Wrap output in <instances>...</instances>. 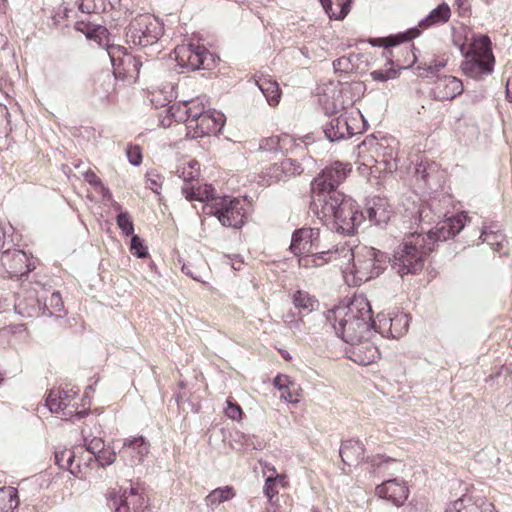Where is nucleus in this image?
Returning <instances> with one entry per match:
<instances>
[{
  "label": "nucleus",
  "instance_id": "obj_1",
  "mask_svg": "<svg viewBox=\"0 0 512 512\" xmlns=\"http://www.w3.org/2000/svg\"><path fill=\"white\" fill-rule=\"evenodd\" d=\"M326 317L337 336L347 344L357 343L373 334L371 306L363 295L354 296L348 304L329 310Z\"/></svg>",
  "mask_w": 512,
  "mask_h": 512
},
{
  "label": "nucleus",
  "instance_id": "obj_2",
  "mask_svg": "<svg viewBox=\"0 0 512 512\" xmlns=\"http://www.w3.org/2000/svg\"><path fill=\"white\" fill-rule=\"evenodd\" d=\"M311 209L330 230L342 235H353L365 221L360 206L343 193H334L328 200L311 202Z\"/></svg>",
  "mask_w": 512,
  "mask_h": 512
},
{
  "label": "nucleus",
  "instance_id": "obj_3",
  "mask_svg": "<svg viewBox=\"0 0 512 512\" xmlns=\"http://www.w3.org/2000/svg\"><path fill=\"white\" fill-rule=\"evenodd\" d=\"M339 265L349 285L358 286L369 281L383 271L388 257L384 252L373 247L358 246L352 249L341 245Z\"/></svg>",
  "mask_w": 512,
  "mask_h": 512
},
{
  "label": "nucleus",
  "instance_id": "obj_4",
  "mask_svg": "<svg viewBox=\"0 0 512 512\" xmlns=\"http://www.w3.org/2000/svg\"><path fill=\"white\" fill-rule=\"evenodd\" d=\"M460 51L465 58L461 70L466 76L482 80L492 74L495 57L487 35L473 34L466 44L461 45Z\"/></svg>",
  "mask_w": 512,
  "mask_h": 512
},
{
  "label": "nucleus",
  "instance_id": "obj_5",
  "mask_svg": "<svg viewBox=\"0 0 512 512\" xmlns=\"http://www.w3.org/2000/svg\"><path fill=\"white\" fill-rule=\"evenodd\" d=\"M432 250L422 233L406 236L394 251L391 265L401 276L416 274L424 267L425 257Z\"/></svg>",
  "mask_w": 512,
  "mask_h": 512
},
{
  "label": "nucleus",
  "instance_id": "obj_6",
  "mask_svg": "<svg viewBox=\"0 0 512 512\" xmlns=\"http://www.w3.org/2000/svg\"><path fill=\"white\" fill-rule=\"evenodd\" d=\"M164 34L163 23L153 14L143 13L134 16L126 27V43L136 47L156 44Z\"/></svg>",
  "mask_w": 512,
  "mask_h": 512
},
{
  "label": "nucleus",
  "instance_id": "obj_7",
  "mask_svg": "<svg viewBox=\"0 0 512 512\" xmlns=\"http://www.w3.org/2000/svg\"><path fill=\"white\" fill-rule=\"evenodd\" d=\"M350 171V165L340 161H335L323 169L311 183L312 202H317V199L328 200L334 193H341L337 187Z\"/></svg>",
  "mask_w": 512,
  "mask_h": 512
},
{
  "label": "nucleus",
  "instance_id": "obj_8",
  "mask_svg": "<svg viewBox=\"0 0 512 512\" xmlns=\"http://www.w3.org/2000/svg\"><path fill=\"white\" fill-rule=\"evenodd\" d=\"M203 211L215 216L225 227L240 228L244 224V201L237 198L218 197L212 203H206Z\"/></svg>",
  "mask_w": 512,
  "mask_h": 512
},
{
  "label": "nucleus",
  "instance_id": "obj_9",
  "mask_svg": "<svg viewBox=\"0 0 512 512\" xmlns=\"http://www.w3.org/2000/svg\"><path fill=\"white\" fill-rule=\"evenodd\" d=\"M199 112L195 117L190 118L187 136L193 139L218 134L224 124L225 116L215 109L206 110L202 100L198 104Z\"/></svg>",
  "mask_w": 512,
  "mask_h": 512
},
{
  "label": "nucleus",
  "instance_id": "obj_10",
  "mask_svg": "<svg viewBox=\"0 0 512 512\" xmlns=\"http://www.w3.org/2000/svg\"><path fill=\"white\" fill-rule=\"evenodd\" d=\"M174 55L178 66L186 71L211 69L214 64L213 55L199 44L178 45L174 49Z\"/></svg>",
  "mask_w": 512,
  "mask_h": 512
},
{
  "label": "nucleus",
  "instance_id": "obj_11",
  "mask_svg": "<svg viewBox=\"0 0 512 512\" xmlns=\"http://www.w3.org/2000/svg\"><path fill=\"white\" fill-rule=\"evenodd\" d=\"M46 405L52 413H62L63 419L75 422L88 414L87 409L78 410L77 392L70 390H51Z\"/></svg>",
  "mask_w": 512,
  "mask_h": 512
},
{
  "label": "nucleus",
  "instance_id": "obj_12",
  "mask_svg": "<svg viewBox=\"0 0 512 512\" xmlns=\"http://www.w3.org/2000/svg\"><path fill=\"white\" fill-rule=\"evenodd\" d=\"M35 269L27 254L22 250L6 249L0 251V276L13 278L24 276Z\"/></svg>",
  "mask_w": 512,
  "mask_h": 512
},
{
  "label": "nucleus",
  "instance_id": "obj_13",
  "mask_svg": "<svg viewBox=\"0 0 512 512\" xmlns=\"http://www.w3.org/2000/svg\"><path fill=\"white\" fill-rule=\"evenodd\" d=\"M409 327V317L402 311H392L377 315V321H374V329L382 336L391 338H400L406 334Z\"/></svg>",
  "mask_w": 512,
  "mask_h": 512
},
{
  "label": "nucleus",
  "instance_id": "obj_14",
  "mask_svg": "<svg viewBox=\"0 0 512 512\" xmlns=\"http://www.w3.org/2000/svg\"><path fill=\"white\" fill-rule=\"evenodd\" d=\"M360 115L357 111V117L348 115L347 113L333 118L325 126L324 133L330 141H338L350 138L351 136L361 133Z\"/></svg>",
  "mask_w": 512,
  "mask_h": 512
},
{
  "label": "nucleus",
  "instance_id": "obj_15",
  "mask_svg": "<svg viewBox=\"0 0 512 512\" xmlns=\"http://www.w3.org/2000/svg\"><path fill=\"white\" fill-rule=\"evenodd\" d=\"M467 216L465 214H458L449 218L439 220L434 229H429L427 232V243L431 246L432 243L437 241H446L447 239L457 235L465 225Z\"/></svg>",
  "mask_w": 512,
  "mask_h": 512
},
{
  "label": "nucleus",
  "instance_id": "obj_16",
  "mask_svg": "<svg viewBox=\"0 0 512 512\" xmlns=\"http://www.w3.org/2000/svg\"><path fill=\"white\" fill-rule=\"evenodd\" d=\"M112 506L115 512H134L141 511L146 505V499L138 488L130 485L129 487H121L118 494L111 498Z\"/></svg>",
  "mask_w": 512,
  "mask_h": 512
},
{
  "label": "nucleus",
  "instance_id": "obj_17",
  "mask_svg": "<svg viewBox=\"0 0 512 512\" xmlns=\"http://www.w3.org/2000/svg\"><path fill=\"white\" fill-rule=\"evenodd\" d=\"M107 53L114 67V73L133 76L138 74L140 62L128 54L126 48L120 45H109Z\"/></svg>",
  "mask_w": 512,
  "mask_h": 512
},
{
  "label": "nucleus",
  "instance_id": "obj_18",
  "mask_svg": "<svg viewBox=\"0 0 512 512\" xmlns=\"http://www.w3.org/2000/svg\"><path fill=\"white\" fill-rule=\"evenodd\" d=\"M150 444L143 436L126 438L119 450L120 457L129 465L141 464L149 454Z\"/></svg>",
  "mask_w": 512,
  "mask_h": 512
},
{
  "label": "nucleus",
  "instance_id": "obj_19",
  "mask_svg": "<svg viewBox=\"0 0 512 512\" xmlns=\"http://www.w3.org/2000/svg\"><path fill=\"white\" fill-rule=\"evenodd\" d=\"M319 236L318 228L304 227L295 230L290 244L291 252L296 256L311 253L313 249L318 248Z\"/></svg>",
  "mask_w": 512,
  "mask_h": 512
},
{
  "label": "nucleus",
  "instance_id": "obj_20",
  "mask_svg": "<svg viewBox=\"0 0 512 512\" xmlns=\"http://www.w3.org/2000/svg\"><path fill=\"white\" fill-rule=\"evenodd\" d=\"M446 512H497L492 502L481 495L465 494L455 500Z\"/></svg>",
  "mask_w": 512,
  "mask_h": 512
},
{
  "label": "nucleus",
  "instance_id": "obj_21",
  "mask_svg": "<svg viewBox=\"0 0 512 512\" xmlns=\"http://www.w3.org/2000/svg\"><path fill=\"white\" fill-rule=\"evenodd\" d=\"M371 337L361 339L357 343L348 344L346 354L349 359L359 365H369L376 361L379 357L378 348L370 341Z\"/></svg>",
  "mask_w": 512,
  "mask_h": 512
},
{
  "label": "nucleus",
  "instance_id": "obj_22",
  "mask_svg": "<svg viewBox=\"0 0 512 512\" xmlns=\"http://www.w3.org/2000/svg\"><path fill=\"white\" fill-rule=\"evenodd\" d=\"M379 498L391 501L395 506H401L409 495L408 487L404 481L390 479L378 485L375 489Z\"/></svg>",
  "mask_w": 512,
  "mask_h": 512
},
{
  "label": "nucleus",
  "instance_id": "obj_23",
  "mask_svg": "<svg viewBox=\"0 0 512 512\" xmlns=\"http://www.w3.org/2000/svg\"><path fill=\"white\" fill-rule=\"evenodd\" d=\"M463 92L462 81L454 76L438 77L432 88L436 100H452Z\"/></svg>",
  "mask_w": 512,
  "mask_h": 512
},
{
  "label": "nucleus",
  "instance_id": "obj_24",
  "mask_svg": "<svg viewBox=\"0 0 512 512\" xmlns=\"http://www.w3.org/2000/svg\"><path fill=\"white\" fill-rule=\"evenodd\" d=\"M328 262H340V253L338 247L334 250H327L318 253H305L299 256L298 265L301 268H314L320 267Z\"/></svg>",
  "mask_w": 512,
  "mask_h": 512
},
{
  "label": "nucleus",
  "instance_id": "obj_25",
  "mask_svg": "<svg viewBox=\"0 0 512 512\" xmlns=\"http://www.w3.org/2000/svg\"><path fill=\"white\" fill-rule=\"evenodd\" d=\"M339 453L344 464L355 466L363 460L365 448L361 441L350 439L341 445Z\"/></svg>",
  "mask_w": 512,
  "mask_h": 512
},
{
  "label": "nucleus",
  "instance_id": "obj_26",
  "mask_svg": "<svg viewBox=\"0 0 512 512\" xmlns=\"http://www.w3.org/2000/svg\"><path fill=\"white\" fill-rule=\"evenodd\" d=\"M199 102L200 99H195L189 102L174 104L167 109V113L174 121L185 122L186 129H188L190 118L195 117L199 112Z\"/></svg>",
  "mask_w": 512,
  "mask_h": 512
},
{
  "label": "nucleus",
  "instance_id": "obj_27",
  "mask_svg": "<svg viewBox=\"0 0 512 512\" xmlns=\"http://www.w3.org/2000/svg\"><path fill=\"white\" fill-rule=\"evenodd\" d=\"M181 192L188 201L212 203L213 200L218 198L214 196L215 189L210 184L198 185L197 187L192 184H184Z\"/></svg>",
  "mask_w": 512,
  "mask_h": 512
},
{
  "label": "nucleus",
  "instance_id": "obj_28",
  "mask_svg": "<svg viewBox=\"0 0 512 512\" xmlns=\"http://www.w3.org/2000/svg\"><path fill=\"white\" fill-rule=\"evenodd\" d=\"M256 85L265 96L270 106H276L280 102L281 90L278 83L270 76H259L256 79Z\"/></svg>",
  "mask_w": 512,
  "mask_h": 512
},
{
  "label": "nucleus",
  "instance_id": "obj_29",
  "mask_svg": "<svg viewBox=\"0 0 512 512\" xmlns=\"http://www.w3.org/2000/svg\"><path fill=\"white\" fill-rule=\"evenodd\" d=\"M451 17V9L445 2L433 9L424 19L419 22V26L423 29L434 25L444 24Z\"/></svg>",
  "mask_w": 512,
  "mask_h": 512
},
{
  "label": "nucleus",
  "instance_id": "obj_30",
  "mask_svg": "<svg viewBox=\"0 0 512 512\" xmlns=\"http://www.w3.org/2000/svg\"><path fill=\"white\" fill-rule=\"evenodd\" d=\"M391 211L387 207L385 200L378 198L367 209L369 221L375 225L386 224L390 219Z\"/></svg>",
  "mask_w": 512,
  "mask_h": 512
},
{
  "label": "nucleus",
  "instance_id": "obj_31",
  "mask_svg": "<svg viewBox=\"0 0 512 512\" xmlns=\"http://www.w3.org/2000/svg\"><path fill=\"white\" fill-rule=\"evenodd\" d=\"M176 174L184 180L185 184H190L189 182L200 175V164L194 159L182 158L177 164Z\"/></svg>",
  "mask_w": 512,
  "mask_h": 512
},
{
  "label": "nucleus",
  "instance_id": "obj_32",
  "mask_svg": "<svg viewBox=\"0 0 512 512\" xmlns=\"http://www.w3.org/2000/svg\"><path fill=\"white\" fill-rule=\"evenodd\" d=\"M329 18L343 19L350 11L352 0H320Z\"/></svg>",
  "mask_w": 512,
  "mask_h": 512
},
{
  "label": "nucleus",
  "instance_id": "obj_33",
  "mask_svg": "<svg viewBox=\"0 0 512 512\" xmlns=\"http://www.w3.org/2000/svg\"><path fill=\"white\" fill-rule=\"evenodd\" d=\"M236 493L232 486L218 487L212 490L205 498L207 507L214 508L221 503L231 500L235 497Z\"/></svg>",
  "mask_w": 512,
  "mask_h": 512
},
{
  "label": "nucleus",
  "instance_id": "obj_34",
  "mask_svg": "<svg viewBox=\"0 0 512 512\" xmlns=\"http://www.w3.org/2000/svg\"><path fill=\"white\" fill-rule=\"evenodd\" d=\"M293 304L298 309L299 314L307 315L318 305L317 300L310 296L308 292L299 290L293 295Z\"/></svg>",
  "mask_w": 512,
  "mask_h": 512
},
{
  "label": "nucleus",
  "instance_id": "obj_35",
  "mask_svg": "<svg viewBox=\"0 0 512 512\" xmlns=\"http://www.w3.org/2000/svg\"><path fill=\"white\" fill-rule=\"evenodd\" d=\"M17 489L11 486L0 488V512H13L19 504Z\"/></svg>",
  "mask_w": 512,
  "mask_h": 512
},
{
  "label": "nucleus",
  "instance_id": "obj_36",
  "mask_svg": "<svg viewBox=\"0 0 512 512\" xmlns=\"http://www.w3.org/2000/svg\"><path fill=\"white\" fill-rule=\"evenodd\" d=\"M75 453L71 449L57 450L55 452V462L62 468L70 471L74 476L80 473L79 465L74 466Z\"/></svg>",
  "mask_w": 512,
  "mask_h": 512
},
{
  "label": "nucleus",
  "instance_id": "obj_37",
  "mask_svg": "<svg viewBox=\"0 0 512 512\" xmlns=\"http://www.w3.org/2000/svg\"><path fill=\"white\" fill-rule=\"evenodd\" d=\"M480 239L483 243H487L491 248L497 252H502L506 244V238L500 231L488 230L484 228L482 230Z\"/></svg>",
  "mask_w": 512,
  "mask_h": 512
},
{
  "label": "nucleus",
  "instance_id": "obj_38",
  "mask_svg": "<svg viewBox=\"0 0 512 512\" xmlns=\"http://www.w3.org/2000/svg\"><path fill=\"white\" fill-rule=\"evenodd\" d=\"M261 178L266 185H270L274 182L284 179L283 170L280 168V163H274L266 167L261 173Z\"/></svg>",
  "mask_w": 512,
  "mask_h": 512
},
{
  "label": "nucleus",
  "instance_id": "obj_39",
  "mask_svg": "<svg viewBox=\"0 0 512 512\" xmlns=\"http://www.w3.org/2000/svg\"><path fill=\"white\" fill-rule=\"evenodd\" d=\"M280 163V168L283 170L285 177L300 175L303 172L301 164L291 158H285Z\"/></svg>",
  "mask_w": 512,
  "mask_h": 512
},
{
  "label": "nucleus",
  "instance_id": "obj_40",
  "mask_svg": "<svg viewBox=\"0 0 512 512\" xmlns=\"http://www.w3.org/2000/svg\"><path fill=\"white\" fill-rule=\"evenodd\" d=\"M163 182H164V177L162 175H160L158 172H156L155 170H151L146 173L145 186H146V188L150 189L154 193L160 194Z\"/></svg>",
  "mask_w": 512,
  "mask_h": 512
},
{
  "label": "nucleus",
  "instance_id": "obj_41",
  "mask_svg": "<svg viewBox=\"0 0 512 512\" xmlns=\"http://www.w3.org/2000/svg\"><path fill=\"white\" fill-rule=\"evenodd\" d=\"M418 35H419V31L416 29H413V30H409L403 34H398L395 36L387 37V38L383 39L382 41H383V45L387 48V47L396 46L402 42L411 40L412 38H414Z\"/></svg>",
  "mask_w": 512,
  "mask_h": 512
},
{
  "label": "nucleus",
  "instance_id": "obj_42",
  "mask_svg": "<svg viewBox=\"0 0 512 512\" xmlns=\"http://www.w3.org/2000/svg\"><path fill=\"white\" fill-rule=\"evenodd\" d=\"M116 223L126 236L133 235L134 224L128 212H120L116 218Z\"/></svg>",
  "mask_w": 512,
  "mask_h": 512
},
{
  "label": "nucleus",
  "instance_id": "obj_43",
  "mask_svg": "<svg viewBox=\"0 0 512 512\" xmlns=\"http://www.w3.org/2000/svg\"><path fill=\"white\" fill-rule=\"evenodd\" d=\"M224 413L229 419L234 421H240L243 415L241 407L237 403L233 402L231 399H228L226 401Z\"/></svg>",
  "mask_w": 512,
  "mask_h": 512
},
{
  "label": "nucleus",
  "instance_id": "obj_44",
  "mask_svg": "<svg viewBox=\"0 0 512 512\" xmlns=\"http://www.w3.org/2000/svg\"><path fill=\"white\" fill-rule=\"evenodd\" d=\"M130 250L139 258H145L148 255L147 247L137 235H132Z\"/></svg>",
  "mask_w": 512,
  "mask_h": 512
},
{
  "label": "nucleus",
  "instance_id": "obj_45",
  "mask_svg": "<svg viewBox=\"0 0 512 512\" xmlns=\"http://www.w3.org/2000/svg\"><path fill=\"white\" fill-rule=\"evenodd\" d=\"M63 306L64 304L59 292H53L48 299V303H45V307L49 310V314L61 311Z\"/></svg>",
  "mask_w": 512,
  "mask_h": 512
},
{
  "label": "nucleus",
  "instance_id": "obj_46",
  "mask_svg": "<svg viewBox=\"0 0 512 512\" xmlns=\"http://www.w3.org/2000/svg\"><path fill=\"white\" fill-rule=\"evenodd\" d=\"M95 458L101 466H107L115 461L116 453L115 451L104 447L97 455H95Z\"/></svg>",
  "mask_w": 512,
  "mask_h": 512
},
{
  "label": "nucleus",
  "instance_id": "obj_47",
  "mask_svg": "<svg viewBox=\"0 0 512 512\" xmlns=\"http://www.w3.org/2000/svg\"><path fill=\"white\" fill-rule=\"evenodd\" d=\"M279 135L264 138L260 142V149L263 151H280Z\"/></svg>",
  "mask_w": 512,
  "mask_h": 512
},
{
  "label": "nucleus",
  "instance_id": "obj_48",
  "mask_svg": "<svg viewBox=\"0 0 512 512\" xmlns=\"http://www.w3.org/2000/svg\"><path fill=\"white\" fill-rule=\"evenodd\" d=\"M280 139V151L281 152H289L292 150L294 146H296V138L289 134H281L279 135Z\"/></svg>",
  "mask_w": 512,
  "mask_h": 512
},
{
  "label": "nucleus",
  "instance_id": "obj_49",
  "mask_svg": "<svg viewBox=\"0 0 512 512\" xmlns=\"http://www.w3.org/2000/svg\"><path fill=\"white\" fill-rule=\"evenodd\" d=\"M86 449L93 454L97 455L104 448V441L101 438L94 437L91 440H85Z\"/></svg>",
  "mask_w": 512,
  "mask_h": 512
},
{
  "label": "nucleus",
  "instance_id": "obj_50",
  "mask_svg": "<svg viewBox=\"0 0 512 512\" xmlns=\"http://www.w3.org/2000/svg\"><path fill=\"white\" fill-rule=\"evenodd\" d=\"M275 483L276 478H274L273 475H269L265 481L264 494L268 497L269 500H271L277 494V491L275 490Z\"/></svg>",
  "mask_w": 512,
  "mask_h": 512
},
{
  "label": "nucleus",
  "instance_id": "obj_51",
  "mask_svg": "<svg viewBox=\"0 0 512 512\" xmlns=\"http://www.w3.org/2000/svg\"><path fill=\"white\" fill-rule=\"evenodd\" d=\"M127 157L132 165H139L142 161V155L139 147H130L127 150Z\"/></svg>",
  "mask_w": 512,
  "mask_h": 512
},
{
  "label": "nucleus",
  "instance_id": "obj_52",
  "mask_svg": "<svg viewBox=\"0 0 512 512\" xmlns=\"http://www.w3.org/2000/svg\"><path fill=\"white\" fill-rule=\"evenodd\" d=\"M432 210L429 206H423L419 211V219L420 222L424 224H432L436 221L434 217L431 216Z\"/></svg>",
  "mask_w": 512,
  "mask_h": 512
},
{
  "label": "nucleus",
  "instance_id": "obj_53",
  "mask_svg": "<svg viewBox=\"0 0 512 512\" xmlns=\"http://www.w3.org/2000/svg\"><path fill=\"white\" fill-rule=\"evenodd\" d=\"M274 386L282 392L283 390L288 389V385H293L290 381L289 377L286 375H278L274 379Z\"/></svg>",
  "mask_w": 512,
  "mask_h": 512
},
{
  "label": "nucleus",
  "instance_id": "obj_54",
  "mask_svg": "<svg viewBox=\"0 0 512 512\" xmlns=\"http://www.w3.org/2000/svg\"><path fill=\"white\" fill-rule=\"evenodd\" d=\"M15 309L23 316L32 317L37 315V308L35 305H31V307L23 306L22 302H18L15 304Z\"/></svg>",
  "mask_w": 512,
  "mask_h": 512
},
{
  "label": "nucleus",
  "instance_id": "obj_55",
  "mask_svg": "<svg viewBox=\"0 0 512 512\" xmlns=\"http://www.w3.org/2000/svg\"><path fill=\"white\" fill-rule=\"evenodd\" d=\"M370 76L375 81L384 82L391 77V74H390V72H387V71L384 72V71H380V70H375L370 73Z\"/></svg>",
  "mask_w": 512,
  "mask_h": 512
},
{
  "label": "nucleus",
  "instance_id": "obj_56",
  "mask_svg": "<svg viewBox=\"0 0 512 512\" xmlns=\"http://www.w3.org/2000/svg\"><path fill=\"white\" fill-rule=\"evenodd\" d=\"M445 66V62L432 60L426 68V71L430 74H434L436 71H439L441 68Z\"/></svg>",
  "mask_w": 512,
  "mask_h": 512
},
{
  "label": "nucleus",
  "instance_id": "obj_57",
  "mask_svg": "<svg viewBox=\"0 0 512 512\" xmlns=\"http://www.w3.org/2000/svg\"><path fill=\"white\" fill-rule=\"evenodd\" d=\"M280 398L287 401V402H290V403H296L298 402V399L297 397H295L292 392L290 391V385H288V389L287 390H283L280 394Z\"/></svg>",
  "mask_w": 512,
  "mask_h": 512
},
{
  "label": "nucleus",
  "instance_id": "obj_58",
  "mask_svg": "<svg viewBox=\"0 0 512 512\" xmlns=\"http://www.w3.org/2000/svg\"><path fill=\"white\" fill-rule=\"evenodd\" d=\"M8 333L17 334V333H24L26 328L24 324H15L10 325L6 328Z\"/></svg>",
  "mask_w": 512,
  "mask_h": 512
},
{
  "label": "nucleus",
  "instance_id": "obj_59",
  "mask_svg": "<svg viewBox=\"0 0 512 512\" xmlns=\"http://www.w3.org/2000/svg\"><path fill=\"white\" fill-rule=\"evenodd\" d=\"M85 180L92 185H100L101 181L93 172H88L85 174Z\"/></svg>",
  "mask_w": 512,
  "mask_h": 512
},
{
  "label": "nucleus",
  "instance_id": "obj_60",
  "mask_svg": "<svg viewBox=\"0 0 512 512\" xmlns=\"http://www.w3.org/2000/svg\"><path fill=\"white\" fill-rule=\"evenodd\" d=\"M348 59L345 57L339 58L333 62V66L335 69H339L343 67L344 69H347Z\"/></svg>",
  "mask_w": 512,
  "mask_h": 512
},
{
  "label": "nucleus",
  "instance_id": "obj_61",
  "mask_svg": "<svg viewBox=\"0 0 512 512\" xmlns=\"http://www.w3.org/2000/svg\"><path fill=\"white\" fill-rule=\"evenodd\" d=\"M284 321L291 327H296L299 324V321L294 319V315L292 313H287L286 315H284Z\"/></svg>",
  "mask_w": 512,
  "mask_h": 512
},
{
  "label": "nucleus",
  "instance_id": "obj_62",
  "mask_svg": "<svg viewBox=\"0 0 512 512\" xmlns=\"http://www.w3.org/2000/svg\"><path fill=\"white\" fill-rule=\"evenodd\" d=\"M182 271H183L186 275H188V276H190L191 278H193L194 280H198V281H199V277H198L195 273H193V272L190 270V268H189L188 266L184 265V266L182 267Z\"/></svg>",
  "mask_w": 512,
  "mask_h": 512
},
{
  "label": "nucleus",
  "instance_id": "obj_63",
  "mask_svg": "<svg viewBox=\"0 0 512 512\" xmlns=\"http://www.w3.org/2000/svg\"><path fill=\"white\" fill-rule=\"evenodd\" d=\"M9 10L8 0H0V13L6 14Z\"/></svg>",
  "mask_w": 512,
  "mask_h": 512
},
{
  "label": "nucleus",
  "instance_id": "obj_64",
  "mask_svg": "<svg viewBox=\"0 0 512 512\" xmlns=\"http://www.w3.org/2000/svg\"><path fill=\"white\" fill-rule=\"evenodd\" d=\"M264 472L267 473V472H270L271 474L270 475H273L275 476L276 475V470H275V467L270 465V464H265L264 466Z\"/></svg>",
  "mask_w": 512,
  "mask_h": 512
}]
</instances>
